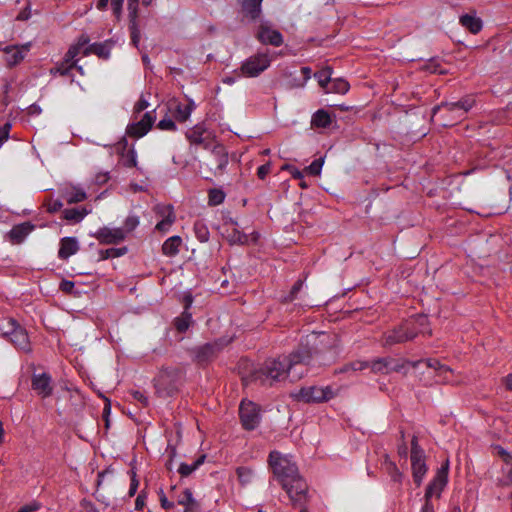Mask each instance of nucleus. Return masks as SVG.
Returning a JSON list of instances; mask_svg holds the SVG:
<instances>
[{
  "label": "nucleus",
  "instance_id": "21",
  "mask_svg": "<svg viewBox=\"0 0 512 512\" xmlns=\"http://www.w3.org/2000/svg\"><path fill=\"white\" fill-rule=\"evenodd\" d=\"M60 195L68 204L79 203L87 198L86 192L75 186H72L70 189L67 187L60 189Z\"/></svg>",
  "mask_w": 512,
  "mask_h": 512
},
{
  "label": "nucleus",
  "instance_id": "18",
  "mask_svg": "<svg viewBox=\"0 0 512 512\" xmlns=\"http://www.w3.org/2000/svg\"><path fill=\"white\" fill-rule=\"evenodd\" d=\"M79 250V243L75 237H64L60 240V248L58 257L61 260H66L70 256L76 254Z\"/></svg>",
  "mask_w": 512,
  "mask_h": 512
},
{
  "label": "nucleus",
  "instance_id": "41",
  "mask_svg": "<svg viewBox=\"0 0 512 512\" xmlns=\"http://www.w3.org/2000/svg\"><path fill=\"white\" fill-rule=\"evenodd\" d=\"M441 108H446L449 112H454V111H461L462 112V105H461L460 100H458L456 102H442L441 104L436 105V106L433 107V109H432V117L436 116L437 112Z\"/></svg>",
  "mask_w": 512,
  "mask_h": 512
},
{
  "label": "nucleus",
  "instance_id": "31",
  "mask_svg": "<svg viewBox=\"0 0 512 512\" xmlns=\"http://www.w3.org/2000/svg\"><path fill=\"white\" fill-rule=\"evenodd\" d=\"M205 459H206V455L202 454L190 465L186 464V463H181L179 468H178V473L181 475V477L189 476L200 465H202L204 463Z\"/></svg>",
  "mask_w": 512,
  "mask_h": 512
},
{
  "label": "nucleus",
  "instance_id": "27",
  "mask_svg": "<svg viewBox=\"0 0 512 512\" xmlns=\"http://www.w3.org/2000/svg\"><path fill=\"white\" fill-rule=\"evenodd\" d=\"M181 244L182 239L180 236H172L163 243L162 253L168 257H173L178 254Z\"/></svg>",
  "mask_w": 512,
  "mask_h": 512
},
{
  "label": "nucleus",
  "instance_id": "43",
  "mask_svg": "<svg viewBox=\"0 0 512 512\" xmlns=\"http://www.w3.org/2000/svg\"><path fill=\"white\" fill-rule=\"evenodd\" d=\"M122 156V164L127 168H132L137 166V155L134 147H131L127 150L126 153L121 154Z\"/></svg>",
  "mask_w": 512,
  "mask_h": 512
},
{
  "label": "nucleus",
  "instance_id": "13",
  "mask_svg": "<svg viewBox=\"0 0 512 512\" xmlns=\"http://www.w3.org/2000/svg\"><path fill=\"white\" fill-rule=\"evenodd\" d=\"M258 40L263 44H270L279 47L283 44V36L277 31L269 28L266 24H261L257 33Z\"/></svg>",
  "mask_w": 512,
  "mask_h": 512
},
{
  "label": "nucleus",
  "instance_id": "11",
  "mask_svg": "<svg viewBox=\"0 0 512 512\" xmlns=\"http://www.w3.org/2000/svg\"><path fill=\"white\" fill-rule=\"evenodd\" d=\"M138 5L139 0H128L127 9L129 12V31L131 37V44L138 48L140 43V29L138 26Z\"/></svg>",
  "mask_w": 512,
  "mask_h": 512
},
{
  "label": "nucleus",
  "instance_id": "22",
  "mask_svg": "<svg viewBox=\"0 0 512 512\" xmlns=\"http://www.w3.org/2000/svg\"><path fill=\"white\" fill-rule=\"evenodd\" d=\"M113 42L111 40H107L102 43H93L86 47L84 50V55L95 54L101 59H108L110 56V50Z\"/></svg>",
  "mask_w": 512,
  "mask_h": 512
},
{
  "label": "nucleus",
  "instance_id": "56",
  "mask_svg": "<svg viewBox=\"0 0 512 512\" xmlns=\"http://www.w3.org/2000/svg\"><path fill=\"white\" fill-rule=\"evenodd\" d=\"M139 224V219L137 216H128L124 222V228L123 229L126 232L133 231Z\"/></svg>",
  "mask_w": 512,
  "mask_h": 512
},
{
  "label": "nucleus",
  "instance_id": "30",
  "mask_svg": "<svg viewBox=\"0 0 512 512\" xmlns=\"http://www.w3.org/2000/svg\"><path fill=\"white\" fill-rule=\"evenodd\" d=\"M150 131L149 126L146 127L141 121L131 123L126 128V134L130 137L141 138Z\"/></svg>",
  "mask_w": 512,
  "mask_h": 512
},
{
  "label": "nucleus",
  "instance_id": "53",
  "mask_svg": "<svg viewBox=\"0 0 512 512\" xmlns=\"http://www.w3.org/2000/svg\"><path fill=\"white\" fill-rule=\"evenodd\" d=\"M426 364L428 367L435 369L436 371H439V375H442L443 372H450L451 369L439 362L437 359H427Z\"/></svg>",
  "mask_w": 512,
  "mask_h": 512
},
{
  "label": "nucleus",
  "instance_id": "64",
  "mask_svg": "<svg viewBox=\"0 0 512 512\" xmlns=\"http://www.w3.org/2000/svg\"><path fill=\"white\" fill-rule=\"evenodd\" d=\"M425 68L431 73H445L443 70L440 69L439 63H437L434 59L430 60L429 63L425 65Z\"/></svg>",
  "mask_w": 512,
  "mask_h": 512
},
{
  "label": "nucleus",
  "instance_id": "19",
  "mask_svg": "<svg viewBox=\"0 0 512 512\" xmlns=\"http://www.w3.org/2000/svg\"><path fill=\"white\" fill-rule=\"evenodd\" d=\"M263 0H242L241 9L245 17L256 21L262 12L261 5Z\"/></svg>",
  "mask_w": 512,
  "mask_h": 512
},
{
  "label": "nucleus",
  "instance_id": "5",
  "mask_svg": "<svg viewBox=\"0 0 512 512\" xmlns=\"http://www.w3.org/2000/svg\"><path fill=\"white\" fill-rule=\"evenodd\" d=\"M291 397L296 401H302L304 403H321L332 399L334 392L330 386H308L302 387L295 393H291Z\"/></svg>",
  "mask_w": 512,
  "mask_h": 512
},
{
  "label": "nucleus",
  "instance_id": "12",
  "mask_svg": "<svg viewBox=\"0 0 512 512\" xmlns=\"http://www.w3.org/2000/svg\"><path fill=\"white\" fill-rule=\"evenodd\" d=\"M93 236L105 245H116L126 238L125 231L122 228L111 229L108 227L100 228Z\"/></svg>",
  "mask_w": 512,
  "mask_h": 512
},
{
  "label": "nucleus",
  "instance_id": "7",
  "mask_svg": "<svg viewBox=\"0 0 512 512\" xmlns=\"http://www.w3.org/2000/svg\"><path fill=\"white\" fill-rule=\"evenodd\" d=\"M448 472H449V460L447 459L445 463L441 465V467L437 470L436 475L433 480L428 484L425 492V504H432L431 498L432 496L440 497L441 492L448 482Z\"/></svg>",
  "mask_w": 512,
  "mask_h": 512
},
{
  "label": "nucleus",
  "instance_id": "8",
  "mask_svg": "<svg viewBox=\"0 0 512 512\" xmlns=\"http://www.w3.org/2000/svg\"><path fill=\"white\" fill-rule=\"evenodd\" d=\"M270 65L267 54L257 53L244 61L240 67L242 74L246 77H257Z\"/></svg>",
  "mask_w": 512,
  "mask_h": 512
},
{
  "label": "nucleus",
  "instance_id": "51",
  "mask_svg": "<svg viewBox=\"0 0 512 512\" xmlns=\"http://www.w3.org/2000/svg\"><path fill=\"white\" fill-rule=\"evenodd\" d=\"M302 286H303V280L302 279L297 280L294 283V285L292 286L290 293L286 297H284L283 301L285 303L294 301L297 293L302 289Z\"/></svg>",
  "mask_w": 512,
  "mask_h": 512
},
{
  "label": "nucleus",
  "instance_id": "2",
  "mask_svg": "<svg viewBox=\"0 0 512 512\" xmlns=\"http://www.w3.org/2000/svg\"><path fill=\"white\" fill-rule=\"evenodd\" d=\"M268 463L274 476L287 492L292 504L294 506L304 504L307 498L308 485L299 475L296 464L278 451L270 452Z\"/></svg>",
  "mask_w": 512,
  "mask_h": 512
},
{
  "label": "nucleus",
  "instance_id": "15",
  "mask_svg": "<svg viewBox=\"0 0 512 512\" xmlns=\"http://www.w3.org/2000/svg\"><path fill=\"white\" fill-rule=\"evenodd\" d=\"M34 229L35 225L29 221L14 225L8 233V238L12 244H20Z\"/></svg>",
  "mask_w": 512,
  "mask_h": 512
},
{
  "label": "nucleus",
  "instance_id": "55",
  "mask_svg": "<svg viewBox=\"0 0 512 512\" xmlns=\"http://www.w3.org/2000/svg\"><path fill=\"white\" fill-rule=\"evenodd\" d=\"M157 128L160 130L175 131L177 129V126L171 118H163L158 122Z\"/></svg>",
  "mask_w": 512,
  "mask_h": 512
},
{
  "label": "nucleus",
  "instance_id": "38",
  "mask_svg": "<svg viewBox=\"0 0 512 512\" xmlns=\"http://www.w3.org/2000/svg\"><path fill=\"white\" fill-rule=\"evenodd\" d=\"M194 232H195L197 239L200 242H207L209 240L210 232L208 230V227L206 226V224L203 221L197 220L194 223Z\"/></svg>",
  "mask_w": 512,
  "mask_h": 512
},
{
  "label": "nucleus",
  "instance_id": "6",
  "mask_svg": "<svg viewBox=\"0 0 512 512\" xmlns=\"http://www.w3.org/2000/svg\"><path fill=\"white\" fill-rule=\"evenodd\" d=\"M239 417L242 427L247 431H252L260 423V408L252 401L243 400L239 407Z\"/></svg>",
  "mask_w": 512,
  "mask_h": 512
},
{
  "label": "nucleus",
  "instance_id": "63",
  "mask_svg": "<svg viewBox=\"0 0 512 512\" xmlns=\"http://www.w3.org/2000/svg\"><path fill=\"white\" fill-rule=\"evenodd\" d=\"M270 171H271L270 163L263 164L257 169V176L259 179L263 180L270 173Z\"/></svg>",
  "mask_w": 512,
  "mask_h": 512
},
{
  "label": "nucleus",
  "instance_id": "39",
  "mask_svg": "<svg viewBox=\"0 0 512 512\" xmlns=\"http://www.w3.org/2000/svg\"><path fill=\"white\" fill-rule=\"evenodd\" d=\"M228 241L231 245H244L248 243L249 237L247 234L239 231L237 228H233L232 231L228 234Z\"/></svg>",
  "mask_w": 512,
  "mask_h": 512
},
{
  "label": "nucleus",
  "instance_id": "35",
  "mask_svg": "<svg viewBox=\"0 0 512 512\" xmlns=\"http://www.w3.org/2000/svg\"><path fill=\"white\" fill-rule=\"evenodd\" d=\"M390 357L378 358L371 362V370L374 373L389 374L390 373Z\"/></svg>",
  "mask_w": 512,
  "mask_h": 512
},
{
  "label": "nucleus",
  "instance_id": "57",
  "mask_svg": "<svg viewBox=\"0 0 512 512\" xmlns=\"http://www.w3.org/2000/svg\"><path fill=\"white\" fill-rule=\"evenodd\" d=\"M174 222L175 220L171 219V217L164 218L156 224L155 229L159 232H166Z\"/></svg>",
  "mask_w": 512,
  "mask_h": 512
},
{
  "label": "nucleus",
  "instance_id": "23",
  "mask_svg": "<svg viewBox=\"0 0 512 512\" xmlns=\"http://www.w3.org/2000/svg\"><path fill=\"white\" fill-rule=\"evenodd\" d=\"M413 480L416 486H420L427 472L425 458L411 459Z\"/></svg>",
  "mask_w": 512,
  "mask_h": 512
},
{
  "label": "nucleus",
  "instance_id": "62",
  "mask_svg": "<svg viewBox=\"0 0 512 512\" xmlns=\"http://www.w3.org/2000/svg\"><path fill=\"white\" fill-rule=\"evenodd\" d=\"M79 51H80L79 46H75V45L71 46L65 54V57H64L65 62L66 63L71 62L74 59V57H76L79 54Z\"/></svg>",
  "mask_w": 512,
  "mask_h": 512
},
{
  "label": "nucleus",
  "instance_id": "26",
  "mask_svg": "<svg viewBox=\"0 0 512 512\" xmlns=\"http://www.w3.org/2000/svg\"><path fill=\"white\" fill-rule=\"evenodd\" d=\"M212 153L217 161V168L215 173H223L228 164V153L226 152L223 145H215L212 149Z\"/></svg>",
  "mask_w": 512,
  "mask_h": 512
},
{
  "label": "nucleus",
  "instance_id": "1",
  "mask_svg": "<svg viewBox=\"0 0 512 512\" xmlns=\"http://www.w3.org/2000/svg\"><path fill=\"white\" fill-rule=\"evenodd\" d=\"M338 345L336 334L320 332L307 336L288 357L266 360L259 369L252 371L243 380L272 385L273 382L285 379L288 371L295 365H330L338 357Z\"/></svg>",
  "mask_w": 512,
  "mask_h": 512
},
{
  "label": "nucleus",
  "instance_id": "58",
  "mask_svg": "<svg viewBox=\"0 0 512 512\" xmlns=\"http://www.w3.org/2000/svg\"><path fill=\"white\" fill-rule=\"evenodd\" d=\"M154 113H155V110L146 112L143 115L142 119L140 120L142 123L145 124L146 127L149 126V129L152 128V126H153V124H154V122L156 120V116H155Z\"/></svg>",
  "mask_w": 512,
  "mask_h": 512
},
{
  "label": "nucleus",
  "instance_id": "52",
  "mask_svg": "<svg viewBox=\"0 0 512 512\" xmlns=\"http://www.w3.org/2000/svg\"><path fill=\"white\" fill-rule=\"evenodd\" d=\"M128 473L130 474V478H131L128 496L133 497L137 492V489L139 486V480L137 479V474H136L134 468L130 469V471Z\"/></svg>",
  "mask_w": 512,
  "mask_h": 512
},
{
  "label": "nucleus",
  "instance_id": "36",
  "mask_svg": "<svg viewBox=\"0 0 512 512\" xmlns=\"http://www.w3.org/2000/svg\"><path fill=\"white\" fill-rule=\"evenodd\" d=\"M349 88L350 85L346 80L342 78H336L333 81L331 80V85H329L328 91H326V93L345 94L349 91Z\"/></svg>",
  "mask_w": 512,
  "mask_h": 512
},
{
  "label": "nucleus",
  "instance_id": "32",
  "mask_svg": "<svg viewBox=\"0 0 512 512\" xmlns=\"http://www.w3.org/2000/svg\"><path fill=\"white\" fill-rule=\"evenodd\" d=\"M421 361H408V360H400V359H394L390 357V372H403L404 374L407 373V370L405 369L407 365L412 366L413 368H416L417 365Z\"/></svg>",
  "mask_w": 512,
  "mask_h": 512
},
{
  "label": "nucleus",
  "instance_id": "45",
  "mask_svg": "<svg viewBox=\"0 0 512 512\" xmlns=\"http://www.w3.org/2000/svg\"><path fill=\"white\" fill-rule=\"evenodd\" d=\"M154 211L158 216H161L163 219L170 217L173 220L176 219L172 205H157L155 206Z\"/></svg>",
  "mask_w": 512,
  "mask_h": 512
},
{
  "label": "nucleus",
  "instance_id": "24",
  "mask_svg": "<svg viewBox=\"0 0 512 512\" xmlns=\"http://www.w3.org/2000/svg\"><path fill=\"white\" fill-rule=\"evenodd\" d=\"M460 23L472 34H477L482 29V20L479 17L464 14L460 17Z\"/></svg>",
  "mask_w": 512,
  "mask_h": 512
},
{
  "label": "nucleus",
  "instance_id": "29",
  "mask_svg": "<svg viewBox=\"0 0 512 512\" xmlns=\"http://www.w3.org/2000/svg\"><path fill=\"white\" fill-rule=\"evenodd\" d=\"M333 69L330 66H326L321 70L314 73V77L317 79L319 86L326 92L331 83Z\"/></svg>",
  "mask_w": 512,
  "mask_h": 512
},
{
  "label": "nucleus",
  "instance_id": "54",
  "mask_svg": "<svg viewBox=\"0 0 512 512\" xmlns=\"http://www.w3.org/2000/svg\"><path fill=\"white\" fill-rule=\"evenodd\" d=\"M44 206L46 207L47 212L53 214L61 210L63 203L60 200H45Z\"/></svg>",
  "mask_w": 512,
  "mask_h": 512
},
{
  "label": "nucleus",
  "instance_id": "14",
  "mask_svg": "<svg viewBox=\"0 0 512 512\" xmlns=\"http://www.w3.org/2000/svg\"><path fill=\"white\" fill-rule=\"evenodd\" d=\"M403 323H409V327L413 329V339L418 334H432V330L428 328L429 320L425 314H416L403 321Z\"/></svg>",
  "mask_w": 512,
  "mask_h": 512
},
{
  "label": "nucleus",
  "instance_id": "40",
  "mask_svg": "<svg viewBox=\"0 0 512 512\" xmlns=\"http://www.w3.org/2000/svg\"><path fill=\"white\" fill-rule=\"evenodd\" d=\"M225 193L221 189L213 188L208 192V204L210 206H217L224 202Z\"/></svg>",
  "mask_w": 512,
  "mask_h": 512
},
{
  "label": "nucleus",
  "instance_id": "4",
  "mask_svg": "<svg viewBox=\"0 0 512 512\" xmlns=\"http://www.w3.org/2000/svg\"><path fill=\"white\" fill-rule=\"evenodd\" d=\"M229 341L224 338L193 347L189 350L192 361L199 367L205 368L215 361Z\"/></svg>",
  "mask_w": 512,
  "mask_h": 512
},
{
  "label": "nucleus",
  "instance_id": "10",
  "mask_svg": "<svg viewBox=\"0 0 512 512\" xmlns=\"http://www.w3.org/2000/svg\"><path fill=\"white\" fill-rule=\"evenodd\" d=\"M413 329L409 327V323H401L385 336V345L404 343L413 340Z\"/></svg>",
  "mask_w": 512,
  "mask_h": 512
},
{
  "label": "nucleus",
  "instance_id": "28",
  "mask_svg": "<svg viewBox=\"0 0 512 512\" xmlns=\"http://www.w3.org/2000/svg\"><path fill=\"white\" fill-rule=\"evenodd\" d=\"M192 322V314L189 311H183L180 316L174 319L173 325L178 333H185Z\"/></svg>",
  "mask_w": 512,
  "mask_h": 512
},
{
  "label": "nucleus",
  "instance_id": "37",
  "mask_svg": "<svg viewBox=\"0 0 512 512\" xmlns=\"http://www.w3.org/2000/svg\"><path fill=\"white\" fill-rule=\"evenodd\" d=\"M128 252L126 246L120 248H108L99 251V260H106L110 258H117L125 255Z\"/></svg>",
  "mask_w": 512,
  "mask_h": 512
},
{
  "label": "nucleus",
  "instance_id": "34",
  "mask_svg": "<svg viewBox=\"0 0 512 512\" xmlns=\"http://www.w3.org/2000/svg\"><path fill=\"white\" fill-rule=\"evenodd\" d=\"M88 211L86 208H70L65 209L63 211V218L67 221L80 222L86 215Z\"/></svg>",
  "mask_w": 512,
  "mask_h": 512
},
{
  "label": "nucleus",
  "instance_id": "49",
  "mask_svg": "<svg viewBox=\"0 0 512 512\" xmlns=\"http://www.w3.org/2000/svg\"><path fill=\"white\" fill-rule=\"evenodd\" d=\"M411 459L425 458L423 449L418 444V439L413 436L411 440Z\"/></svg>",
  "mask_w": 512,
  "mask_h": 512
},
{
  "label": "nucleus",
  "instance_id": "25",
  "mask_svg": "<svg viewBox=\"0 0 512 512\" xmlns=\"http://www.w3.org/2000/svg\"><path fill=\"white\" fill-rule=\"evenodd\" d=\"M331 123L332 118L330 114L324 109L317 110L311 119V126L313 128H327L331 125Z\"/></svg>",
  "mask_w": 512,
  "mask_h": 512
},
{
  "label": "nucleus",
  "instance_id": "17",
  "mask_svg": "<svg viewBox=\"0 0 512 512\" xmlns=\"http://www.w3.org/2000/svg\"><path fill=\"white\" fill-rule=\"evenodd\" d=\"M7 340L20 350L30 351V341L27 331L20 324L16 327L15 331L8 336Z\"/></svg>",
  "mask_w": 512,
  "mask_h": 512
},
{
  "label": "nucleus",
  "instance_id": "60",
  "mask_svg": "<svg viewBox=\"0 0 512 512\" xmlns=\"http://www.w3.org/2000/svg\"><path fill=\"white\" fill-rule=\"evenodd\" d=\"M41 505L37 501H32L29 504L22 506L17 512H36L40 509Z\"/></svg>",
  "mask_w": 512,
  "mask_h": 512
},
{
  "label": "nucleus",
  "instance_id": "50",
  "mask_svg": "<svg viewBox=\"0 0 512 512\" xmlns=\"http://www.w3.org/2000/svg\"><path fill=\"white\" fill-rule=\"evenodd\" d=\"M99 395H100L101 398H103V400L105 402L104 403V408H103V413H102V418L105 421V428L108 429L109 425H110L109 415H110V412H111V401H110V399H108L103 394H99Z\"/></svg>",
  "mask_w": 512,
  "mask_h": 512
},
{
  "label": "nucleus",
  "instance_id": "9",
  "mask_svg": "<svg viewBox=\"0 0 512 512\" xmlns=\"http://www.w3.org/2000/svg\"><path fill=\"white\" fill-rule=\"evenodd\" d=\"M31 388L42 398L50 397L53 394L51 376L46 372L33 374L31 378Z\"/></svg>",
  "mask_w": 512,
  "mask_h": 512
},
{
  "label": "nucleus",
  "instance_id": "44",
  "mask_svg": "<svg viewBox=\"0 0 512 512\" xmlns=\"http://www.w3.org/2000/svg\"><path fill=\"white\" fill-rule=\"evenodd\" d=\"M383 466L394 482H401L403 474L399 471L395 462L383 463Z\"/></svg>",
  "mask_w": 512,
  "mask_h": 512
},
{
  "label": "nucleus",
  "instance_id": "20",
  "mask_svg": "<svg viewBox=\"0 0 512 512\" xmlns=\"http://www.w3.org/2000/svg\"><path fill=\"white\" fill-rule=\"evenodd\" d=\"M30 44L23 45L21 48L7 47L5 49L6 62L9 67L19 64L29 50Z\"/></svg>",
  "mask_w": 512,
  "mask_h": 512
},
{
  "label": "nucleus",
  "instance_id": "16",
  "mask_svg": "<svg viewBox=\"0 0 512 512\" xmlns=\"http://www.w3.org/2000/svg\"><path fill=\"white\" fill-rule=\"evenodd\" d=\"M205 133L206 127L203 123H200L188 129L185 136L192 145H202L205 149H208L210 144L206 142V137H204Z\"/></svg>",
  "mask_w": 512,
  "mask_h": 512
},
{
  "label": "nucleus",
  "instance_id": "46",
  "mask_svg": "<svg viewBox=\"0 0 512 512\" xmlns=\"http://www.w3.org/2000/svg\"><path fill=\"white\" fill-rule=\"evenodd\" d=\"M324 164V158L320 157L315 159L309 166H307L304 171L311 176H319L322 170V166Z\"/></svg>",
  "mask_w": 512,
  "mask_h": 512
},
{
  "label": "nucleus",
  "instance_id": "61",
  "mask_svg": "<svg viewBox=\"0 0 512 512\" xmlns=\"http://www.w3.org/2000/svg\"><path fill=\"white\" fill-rule=\"evenodd\" d=\"M497 454L503 459L506 464H512V455L509 454L503 447H495Z\"/></svg>",
  "mask_w": 512,
  "mask_h": 512
},
{
  "label": "nucleus",
  "instance_id": "48",
  "mask_svg": "<svg viewBox=\"0 0 512 512\" xmlns=\"http://www.w3.org/2000/svg\"><path fill=\"white\" fill-rule=\"evenodd\" d=\"M59 290L67 295L76 296L78 294V292L75 291V283L66 279L60 282Z\"/></svg>",
  "mask_w": 512,
  "mask_h": 512
},
{
  "label": "nucleus",
  "instance_id": "42",
  "mask_svg": "<svg viewBox=\"0 0 512 512\" xmlns=\"http://www.w3.org/2000/svg\"><path fill=\"white\" fill-rule=\"evenodd\" d=\"M462 105V112L458 115V120H462L465 118V114L471 110V108L475 105V98L472 95H466L459 99Z\"/></svg>",
  "mask_w": 512,
  "mask_h": 512
},
{
  "label": "nucleus",
  "instance_id": "47",
  "mask_svg": "<svg viewBox=\"0 0 512 512\" xmlns=\"http://www.w3.org/2000/svg\"><path fill=\"white\" fill-rule=\"evenodd\" d=\"M191 115V107H184L182 104H178L175 110V118L179 122H185Z\"/></svg>",
  "mask_w": 512,
  "mask_h": 512
},
{
  "label": "nucleus",
  "instance_id": "59",
  "mask_svg": "<svg viewBox=\"0 0 512 512\" xmlns=\"http://www.w3.org/2000/svg\"><path fill=\"white\" fill-rule=\"evenodd\" d=\"M159 500H160V505L163 509L168 510V509L174 508V502H171L167 499V497L162 489H160V492H159Z\"/></svg>",
  "mask_w": 512,
  "mask_h": 512
},
{
  "label": "nucleus",
  "instance_id": "3",
  "mask_svg": "<svg viewBox=\"0 0 512 512\" xmlns=\"http://www.w3.org/2000/svg\"><path fill=\"white\" fill-rule=\"evenodd\" d=\"M184 375L181 367H163L156 383L157 393L163 397L174 396L183 384Z\"/></svg>",
  "mask_w": 512,
  "mask_h": 512
},
{
  "label": "nucleus",
  "instance_id": "33",
  "mask_svg": "<svg viewBox=\"0 0 512 512\" xmlns=\"http://www.w3.org/2000/svg\"><path fill=\"white\" fill-rule=\"evenodd\" d=\"M18 325L19 323L14 318H2L0 320V335L7 339Z\"/></svg>",
  "mask_w": 512,
  "mask_h": 512
}]
</instances>
